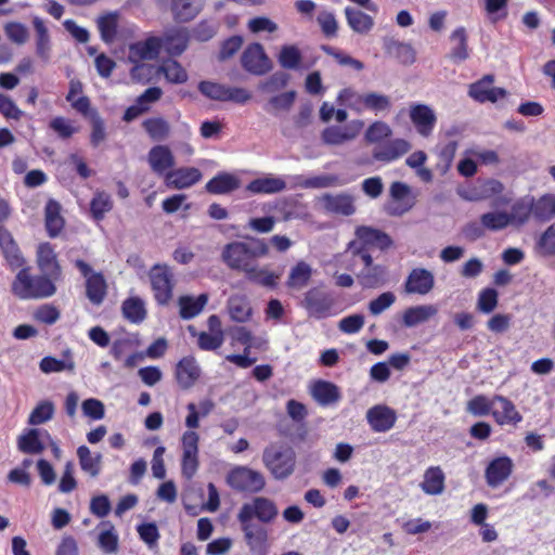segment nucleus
Instances as JSON below:
<instances>
[{
	"mask_svg": "<svg viewBox=\"0 0 555 555\" xmlns=\"http://www.w3.org/2000/svg\"><path fill=\"white\" fill-rule=\"evenodd\" d=\"M269 245L262 238L251 237L248 241H234L223 246L221 259L225 266L245 274L253 282L266 287H275L280 274L266 267H259L258 258L269 255Z\"/></svg>",
	"mask_w": 555,
	"mask_h": 555,
	"instance_id": "f257e3e1",
	"label": "nucleus"
},
{
	"mask_svg": "<svg viewBox=\"0 0 555 555\" xmlns=\"http://www.w3.org/2000/svg\"><path fill=\"white\" fill-rule=\"evenodd\" d=\"M338 104L358 113L371 112L374 115L386 113L391 107L388 95L376 92H360L353 87H346L337 94Z\"/></svg>",
	"mask_w": 555,
	"mask_h": 555,
	"instance_id": "f03ea898",
	"label": "nucleus"
},
{
	"mask_svg": "<svg viewBox=\"0 0 555 555\" xmlns=\"http://www.w3.org/2000/svg\"><path fill=\"white\" fill-rule=\"evenodd\" d=\"M12 292L21 299L46 298L55 294L56 287L48 276H31L22 269L12 283Z\"/></svg>",
	"mask_w": 555,
	"mask_h": 555,
	"instance_id": "7ed1b4c3",
	"label": "nucleus"
},
{
	"mask_svg": "<svg viewBox=\"0 0 555 555\" xmlns=\"http://www.w3.org/2000/svg\"><path fill=\"white\" fill-rule=\"evenodd\" d=\"M262 461L274 478L284 479L293 474L296 456L292 448L272 444L264 449Z\"/></svg>",
	"mask_w": 555,
	"mask_h": 555,
	"instance_id": "20e7f679",
	"label": "nucleus"
},
{
	"mask_svg": "<svg viewBox=\"0 0 555 555\" xmlns=\"http://www.w3.org/2000/svg\"><path fill=\"white\" fill-rule=\"evenodd\" d=\"M527 206L516 201L511 211L493 210L480 216L481 225L489 231H501L508 227L520 228L526 223Z\"/></svg>",
	"mask_w": 555,
	"mask_h": 555,
	"instance_id": "39448f33",
	"label": "nucleus"
},
{
	"mask_svg": "<svg viewBox=\"0 0 555 555\" xmlns=\"http://www.w3.org/2000/svg\"><path fill=\"white\" fill-rule=\"evenodd\" d=\"M364 126V121L358 118L344 126L331 125L322 130L320 140L326 146H341L358 139L363 132Z\"/></svg>",
	"mask_w": 555,
	"mask_h": 555,
	"instance_id": "423d86ee",
	"label": "nucleus"
},
{
	"mask_svg": "<svg viewBox=\"0 0 555 555\" xmlns=\"http://www.w3.org/2000/svg\"><path fill=\"white\" fill-rule=\"evenodd\" d=\"M227 483L234 490L256 493L266 486L264 476L247 466H235L227 476Z\"/></svg>",
	"mask_w": 555,
	"mask_h": 555,
	"instance_id": "0eeeda50",
	"label": "nucleus"
},
{
	"mask_svg": "<svg viewBox=\"0 0 555 555\" xmlns=\"http://www.w3.org/2000/svg\"><path fill=\"white\" fill-rule=\"evenodd\" d=\"M198 442L199 435L195 430H186L182 434L181 473L186 479L193 478L199 466Z\"/></svg>",
	"mask_w": 555,
	"mask_h": 555,
	"instance_id": "6e6552de",
	"label": "nucleus"
},
{
	"mask_svg": "<svg viewBox=\"0 0 555 555\" xmlns=\"http://www.w3.org/2000/svg\"><path fill=\"white\" fill-rule=\"evenodd\" d=\"M76 267L86 279V295L93 305H101L107 294V284L104 276L93 272L91 267L83 260H76Z\"/></svg>",
	"mask_w": 555,
	"mask_h": 555,
	"instance_id": "1a4fd4ad",
	"label": "nucleus"
},
{
	"mask_svg": "<svg viewBox=\"0 0 555 555\" xmlns=\"http://www.w3.org/2000/svg\"><path fill=\"white\" fill-rule=\"evenodd\" d=\"M276 515L275 504L267 498L258 496L243 504L237 514V519L240 521H253L254 518H258L262 522H270Z\"/></svg>",
	"mask_w": 555,
	"mask_h": 555,
	"instance_id": "9d476101",
	"label": "nucleus"
},
{
	"mask_svg": "<svg viewBox=\"0 0 555 555\" xmlns=\"http://www.w3.org/2000/svg\"><path fill=\"white\" fill-rule=\"evenodd\" d=\"M155 299L160 305H166L172 298V273L166 264H155L149 273Z\"/></svg>",
	"mask_w": 555,
	"mask_h": 555,
	"instance_id": "9b49d317",
	"label": "nucleus"
},
{
	"mask_svg": "<svg viewBox=\"0 0 555 555\" xmlns=\"http://www.w3.org/2000/svg\"><path fill=\"white\" fill-rule=\"evenodd\" d=\"M319 208L327 214L351 216L356 212L354 197L348 193H325L317 198Z\"/></svg>",
	"mask_w": 555,
	"mask_h": 555,
	"instance_id": "f8f14e48",
	"label": "nucleus"
},
{
	"mask_svg": "<svg viewBox=\"0 0 555 555\" xmlns=\"http://www.w3.org/2000/svg\"><path fill=\"white\" fill-rule=\"evenodd\" d=\"M518 204L527 206L526 223L532 215L535 219L547 221L555 218V194L546 193L539 198L524 197Z\"/></svg>",
	"mask_w": 555,
	"mask_h": 555,
	"instance_id": "ddd939ff",
	"label": "nucleus"
},
{
	"mask_svg": "<svg viewBox=\"0 0 555 555\" xmlns=\"http://www.w3.org/2000/svg\"><path fill=\"white\" fill-rule=\"evenodd\" d=\"M243 67L254 74L263 75L272 68V63L260 43L249 44L241 57Z\"/></svg>",
	"mask_w": 555,
	"mask_h": 555,
	"instance_id": "4468645a",
	"label": "nucleus"
},
{
	"mask_svg": "<svg viewBox=\"0 0 555 555\" xmlns=\"http://www.w3.org/2000/svg\"><path fill=\"white\" fill-rule=\"evenodd\" d=\"M494 76L486 75L480 80L469 86L468 94L475 101L480 103L491 102L504 99L507 95V91L503 88L493 87Z\"/></svg>",
	"mask_w": 555,
	"mask_h": 555,
	"instance_id": "2eb2a0df",
	"label": "nucleus"
},
{
	"mask_svg": "<svg viewBox=\"0 0 555 555\" xmlns=\"http://www.w3.org/2000/svg\"><path fill=\"white\" fill-rule=\"evenodd\" d=\"M409 117L417 133L428 138L437 122L435 111L426 104H412L409 108Z\"/></svg>",
	"mask_w": 555,
	"mask_h": 555,
	"instance_id": "dca6fc26",
	"label": "nucleus"
},
{
	"mask_svg": "<svg viewBox=\"0 0 555 555\" xmlns=\"http://www.w3.org/2000/svg\"><path fill=\"white\" fill-rule=\"evenodd\" d=\"M170 11L172 18L185 23L194 20L203 10L202 0H159Z\"/></svg>",
	"mask_w": 555,
	"mask_h": 555,
	"instance_id": "f3484780",
	"label": "nucleus"
},
{
	"mask_svg": "<svg viewBox=\"0 0 555 555\" xmlns=\"http://www.w3.org/2000/svg\"><path fill=\"white\" fill-rule=\"evenodd\" d=\"M163 48V40L158 37H149L145 40L132 43L129 47L128 60L131 63L152 61L158 57Z\"/></svg>",
	"mask_w": 555,
	"mask_h": 555,
	"instance_id": "a211bd4d",
	"label": "nucleus"
},
{
	"mask_svg": "<svg viewBox=\"0 0 555 555\" xmlns=\"http://www.w3.org/2000/svg\"><path fill=\"white\" fill-rule=\"evenodd\" d=\"M389 194L392 202L387 206V211L391 216H400L409 211L414 205V201L410 195L411 189L403 182H393L390 185Z\"/></svg>",
	"mask_w": 555,
	"mask_h": 555,
	"instance_id": "6ab92c4d",
	"label": "nucleus"
},
{
	"mask_svg": "<svg viewBox=\"0 0 555 555\" xmlns=\"http://www.w3.org/2000/svg\"><path fill=\"white\" fill-rule=\"evenodd\" d=\"M435 276L433 272L424 268L413 269L404 284L408 294L427 295L434 289Z\"/></svg>",
	"mask_w": 555,
	"mask_h": 555,
	"instance_id": "aec40b11",
	"label": "nucleus"
},
{
	"mask_svg": "<svg viewBox=\"0 0 555 555\" xmlns=\"http://www.w3.org/2000/svg\"><path fill=\"white\" fill-rule=\"evenodd\" d=\"M366 420L374 431L384 433L393 427L397 413L388 405L377 404L367 410Z\"/></svg>",
	"mask_w": 555,
	"mask_h": 555,
	"instance_id": "412c9836",
	"label": "nucleus"
},
{
	"mask_svg": "<svg viewBox=\"0 0 555 555\" xmlns=\"http://www.w3.org/2000/svg\"><path fill=\"white\" fill-rule=\"evenodd\" d=\"M492 416L499 425H514L521 422L522 417L515 404L507 398L495 395Z\"/></svg>",
	"mask_w": 555,
	"mask_h": 555,
	"instance_id": "4be33fe9",
	"label": "nucleus"
},
{
	"mask_svg": "<svg viewBox=\"0 0 555 555\" xmlns=\"http://www.w3.org/2000/svg\"><path fill=\"white\" fill-rule=\"evenodd\" d=\"M246 543L253 553L264 554L268 550V531L253 521H240Z\"/></svg>",
	"mask_w": 555,
	"mask_h": 555,
	"instance_id": "5701e85b",
	"label": "nucleus"
},
{
	"mask_svg": "<svg viewBox=\"0 0 555 555\" xmlns=\"http://www.w3.org/2000/svg\"><path fill=\"white\" fill-rule=\"evenodd\" d=\"M147 163L153 172L165 175L175 166V156L166 145H155L147 153Z\"/></svg>",
	"mask_w": 555,
	"mask_h": 555,
	"instance_id": "b1692460",
	"label": "nucleus"
},
{
	"mask_svg": "<svg viewBox=\"0 0 555 555\" xmlns=\"http://www.w3.org/2000/svg\"><path fill=\"white\" fill-rule=\"evenodd\" d=\"M227 310L230 319L236 323H247L254 315L251 304L244 294L231 295L227 302Z\"/></svg>",
	"mask_w": 555,
	"mask_h": 555,
	"instance_id": "393cba45",
	"label": "nucleus"
},
{
	"mask_svg": "<svg viewBox=\"0 0 555 555\" xmlns=\"http://www.w3.org/2000/svg\"><path fill=\"white\" fill-rule=\"evenodd\" d=\"M411 150V144L404 139H395L373 150L372 157L376 162L390 163Z\"/></svg>",
	"mask_w": 555,
	"mask_h": 555,
	"instance_id": "a878e982",
	"label": "nucleus"
},
{
	"mask_svg": "<svg viewBox=\"0 0 555 555\" xmlns=\"http://www.w3.org/2000/svg\"><path fill=\"white\" fill-rule=\"evenodd\" d=\"M202 179V173L194 167H182L166 173L165 182L172 189L190 188Z\"/></svg>",
	"mask_w": 555,
	"mask_h": 555,
	"instance_id": "bb28decb",
	"label": "nucleus"
},
{
	"mask_svg": "<svg viewBox=\"0 0 555 555\" xmlns=\"http://www.w3.org/2000/svg\"><path fill=\"white\" fill-rule=\"evenodd\" d=\"M438 314L436 305H418L406 308L402 313V324L405 327H415L420 324L426 323Z\"/></svg>",
	"mask_w": 555,
	"mask_h": 555,
	"instance_id": "cd10ccee",
	"label": "nucleus"
},
{
	"mask_svg": "<svg viewBox=\"0 0 555 555\" xmlns=\"http://www.w3.org/2000/svg\"><path fill=\"white\" fill-rule=\"evenodd\" d=\"M357 240L365 246H375L382 250L388 249L392 246L391 237L375 228L361 225L356 229Z\"/></svg>",
	"mask_w": 555,
	"mask_h": 555,
	"instance_id": "c85d7f7f",
	"label": "nucleus"
},
{
	"mask_svg": "<svg viewBox=\"0 0 555 555\" xmlns=\"http://www.w3.org/2000/svg\"><path fill=\"white\" fill-rule=\"evenodd\" d=\"M286 189V181L278 176L266 175L251 180L246 185V191L251 194H275Z\"/></svg>",
	"mask_w": 555,
	"mask_h": 555,
	"instance_id": "c756f323",
	"label": "nucleus"
},
{
	"mask_svg": "<svg viewBox=\"0 0 555 555\" xmlns=\"http://www.w3.org/2000/svg\"><path fill=\"white\" fill-rule=\"evenodd\" d=\"M513 461L507 456L494 459L486 469V479L490 487H496L505 481L513 472Z\"/></svg>",
	"mask_w": 555,
	"mask_h": 555,
	"instance_id": "7c9ffc66",
	"label": "nucleus"
},
{
	"mask_svg": "<svg viewBox=\"0 0 555 555\" xmlns=\"http://www.w3.org/2000/svg\"><path fill=\"white\" fill-rule=\"evenodd\" d=\"M37 263L46 275L54 280L61 276V267L57 262L56 254L49 243H42L38 246Z\"/></svg>",
	"mask_w": 555,
	"mask_h": 555,
	"instance_id": "2f4dec72",
	"label": "nucleus"
},
{
	"mask_svg": "<svg viewBox=\"0 0 555 555\" xmlns=\"http://www.w3.org/2000/svg\"><path fill=\"white\" fill-rule=\"evenodd\" d=\"M201 369L193 357H185L179 361L176 369L178 384L183 389L192 387L199 378Z\"/></svg>",
	"mask_w": 555,
	"mask_h": 555,
	"instance_id": "473e14b6",
	"label": "nucleus"
},
{
	"mask_svg": "<svg viewBox=\"0 0 555 555\" xmlns=\"http://www.w3.org/2000/svg\"><path fill=\"white\" fill-rule=\"evenodd\" d=\"M385 51L391 57L397 59L404 65H410L415 61V51L411 44L399 41L393 37H385L383 39Z\"/></svg>",
	"mask_w": 555,
	"mask_h": 555,
	"instance_id": "72a5a7b5",
	"label": "nucleus"
},
{
	"mask_svg": "<svg viewBox=\"0 0 555 555\" xmlns=\"http://www.w3.org/2000/svg\"><path fill=\"white\" fill-rule=\"evenodd\" d=\"M311 396L313 399L322 405H328L335 403L340 398L338 387L330 382L318 380L311 385Z\"/></svg>",
	"mask_w": 555,
	"mask_h": 555,
	"instance_id": "f704fd0d",
	"label": "nucleus"
},
{
	"mask_svg": "<svg viewBox=\"0 0 555 555\" xmlns=\"http://www.w3.org/2000/svg\"><path fill=\"white\" fill-rule=\"evenodd\" d=\"M345 16L349 27L357 34L367 35L374 27V18L361 10L346 8Z\"/></svg>",
	"mask_w": 555,
	"mask_h": 555,
	"instance_id": "c9c22d12",
	"label": "nucleus"
},
{
	"mask_svg": "<svg viewBox=\"0 0 555 555\" xmlns=\"http://www.w3.org/2000/svg\"><path fill=\"white\" fill-rule=\"evenodd\" d=\"M215 409V403L210 399H204L198 404L190 402L186 405L188 415L185 426L189 430H195L199 427V418L209 415Z\"/></svg>",
	"mask_w": 555,
	"mask_h": 555,
	"instance_id": "e433bc0d",
	"label": "nucleus"
},
{
	"mask_svg": "<svg viewBox=\"0 0 555 555\" xmlns=\"http://www.w3.org/2000/svg\"><path fill=\"white\" fill-rule=\"evenodd\" d=\"M241 186V180L237 176L229 172L220 173L209 180L206 190L212 194H225Z\"/></svg>",
	"mask_w": 555,
	"mask_h": 555,
	"instance_id": "4c0bfd02",
	"label": "nucleus"
},
{
	"mask_svg": "<svg viewBox=\"0 0 555 555\" xmlns=\"http://www.w3.org/2000/svg\"><path fill=\"white\" fill-rule=\"evenodd\" d=\"M208 301L207 294H201L197 297L193 296H181L178 299L179 313L182 319H192L199 314Z\"/></svg>",
	"mask_w": 555,
	"mask_h": 555,
	"instance_id": "58836bf2",
	"label": "nucleus"
},
{
	"mask_svg": "<svg viewBox=\"0 0 555 555\" xmlns=\"http://www.w3.org/2000/svg\"><path fill=\"white\" fill-rule=\"evenodd\" d=\"M421 489L429 495H439L444 490V474L440 467H429L423 476Z\"/></svg>",
	"mask_w": 555,
	"mask_h": 555,
	"instance_id": "ea45409f",
	"label": "nucleus"
},
{
	"mask_svg": "<svg viewBox=\"0 0 555 555\" xmlns=\"http://www.w3.org/2000/svg\"><path fill=\"white\" fill-rule=\"evenodd\" d=\"M312 268L306 261H298L294 267L291 268L288 278H287V286L293 289H302L306 287L312 276Z\"/></svg>",
	"mask_w": 555,
	"mask_h": 555,
	"instance_id": "a19ab883",
	"label": "nucleus"
},
{
	"mask_svg": "<svg viewBox=\"0 0 555 555\" xmlns=\"http://www.w3.org/2000/svg\"><path fill=\"white\" fill-rule=\"evenodd\" d=\"M157 73L164 75L169 83L182 85L188 81L189 75L185 68L176 60H166L157 68Z\"/></svg>",
	"mask_w": 555,
	"mask_h": 555,
	"instance_id": "79ce46f5",
	"label": "nucleus"
},
{
	"mask_svg": "<svg viewBox=\"0 0 555 555\" xmlns=\"http://www.w3.org/2000/svg\"><path fill=\"white\" fill-rule=\"evenodd\" d=\"M231 345H242L246 352H250L251 348H261L266 340L256 339L253 333L245 326H234L230 331Z\"/></svg>",
	"mask_w": 555,
	"mask_h": 555,
	"instance_id": "37998d69",
	"label": "nucleus"
},
{
	"mask_svg": "<svg viewBox=\"0 0 555 555\" xmlns=\"http://www.w3.org/2000/svg\"><path fill=\"white\" fill-rule=\"evenodd\" d=\"M64 219L61 216V206L55 201H49L46 206V227L51 237L57 236L64 228Z\"/></svg>",
	"mask_w": 555,
	"mask_h": 555,
	"instance_id": "c03bdc74",
	"label": "nucleus"
},
{
	"mask_svg": "<svg viewBox=\"0 0 555 555\" xmlns=\"http://www.w3.org/2000/svg\"><path fill=\"white\" fill-rule=\"evenodd\" d=\"M143 129L153 141L166 140L171 131L170 124L164 117H151L142 122Z\"/></svg>",
	"mask_w": 555,
	"mask_h": 555,
	"instance_id": "a18cd8bd",
	"label": "nucleus"
},
{
	"mask_svg": "<svg viewBox=\"0 0 555 555\" xmlns=\"http://www.w3.org/2000/svg\"><path fill=\"white\" fill-rule=\"evenodd\" d=\"M162 40L168 54L173 56L180 55L188 47V35L184 29L166 33Z\"/></svg>",
	"mask_w": 555,
	"mask_h": 555,
	"instance_id": "49530a36",
	"label": "nucleus"
},
{
	"mask_svg": "<svg viewBox=\"0 0 555 555\" xmlns=\"http://www.w3.org/2000/svg\"><path fill=\"white\" fill-rule=\"evenodd\" d=\"M392 135L391 127L382 120L371 122L364 130L363 139L369 145L378 144Z\"/></svg>",
	"mask_w": 555,
	"mask_h": 555,
	"instance_id": "de8ad7c7",
	"label": "nucleus"
},
{
	"mask_svg": "<svg viewBox=\"0 0 555 555\" xmlns=\"http://www.w3.org/2000/svg\"><path fill=\"white\" fill-rule=\"evenodd\" d=\"M77 455L81 469L89 474L91 477H96L101 469V454H92L90 449L86 446H81L77 449Z\"/></svg>",
	"mask_w": 555,
	"mask_h": 555,
	"instance_id": "09e8293b",
	"label": "nucleus"
},
{
	"mask_svg": "<svg viewBox=\"0 0 555 555\" xmlns=\"http://www.w3.org/2000/svg\"><path fill=\"white\" fill-rule=\"evenodd\" d=\"M39 429H29L21 435L17 440L18 449L28 454H39L44 450V443L40 439Z\"/></svg>",
	"mask_w": 555,
	"mask_h": 555,
	"instance_id": "8fccbe9b",
	"label": "nucleus"
},
{
	"mask_svg": "<svg viewBox=\"0 0 555 555\" xmlns=\"http://www.w3.org/2000/svg\"><path fill=\"white\" fill-rule=\"evenodd\" d=\"M33 23H34V27H35V30L37 34V39H36L37 55L40 59H42L43 61H48L50 57V50H51L50 36L48 33V29H47L43 21L40 20L39 17H35Z\"/></svg>",
	"mask_w": 555,
	"mask_h": 555,
	"instance_id": "3c124183",
	"label": "nucleus"
},
{
	"mask_svg": "<svg viewBox=\"0 0 555 555\" xmlns=\"http://www.w3.org/2000/svg\"><path fill=\"white\" fill-rule=\"evenodd\" d=\"M102 530L99 533L98 544L99 547L106 554H114L118 551V535L115 532L114 526L104 521L101 524Z\"/></svg>",
	"mask_w": 555,
	"mask_h": 555,
	"instance_id": "603ef678",
	"label": "nucleus"
},
{
	"mask_svg": "<svg viewBox=\"0 0 555 555\" xmlns=\"http://www.w3.org/2000/svg\"><path fill=\"white\" fill-rule=\"evenodd\" d=\"M305 307L315 318H321L331 307V304L315 291H309L305 295Z\"/></svg>",
	"mask_w": 555,
	"mask_h": 555,
	"instance_id": "864d4df0",
	"label": "nucleus"
},
{
	"mask_svg": "<svg viewBox=\"0 0 555 555\" xmlns=\"http://www.w3.org/2000/svg\"><path fill=\"white\" fill-rule=\"evenodd\" d=\"M278 61L283 68L295 69L301 63V52L294 44H285L278 54Z\"/></svg>",
	"mask_w": 555,
	"mask_h": 555,
	"instance_id": "5fc2aeb1",
	"label": "nucleus"
},
{
	"mask_svg": "<svg viewBox=\"0 0 555 555\" xmlns=\"http://www.w3.org/2000/svg\"><path fill=\"white\" fill-rule=\"evenodd\" d=\"M113 208V201L109 194L99 191L94 194L90 203V211L95 220H101L104 215Z\"/></svg>",
	"mask_w": 555,
	"mask_h": 555,
	"instance_id": "6e6d98bb",
	"label": "nucleus"
},
{
	"mask_svg": "<svg viewBox=\"0 0 555 555\" xmlns=\"http://www.w3.org/2000/svg\"><path fill=\"white\" fill-rule=\"evenodd\" d=\"M96 23L101 38L107 43L113 42L117 34L118 15L116 13H108L100 16Z\"/></svg>",
	"mask_w": 555,
	"mask_h": 555,
	"instance_id": "4d7b16f0",
	"label": "nucleus"
},
{
	"mask_svg": "<svg viewBox=\"0 0 555 555\" xmlns=\"http://www.w3.org/2000/svg\"><path fill=\"white\" fill-rule=\"evenodd\" d=\"M75 363L70 358L69 352L65 354V359L57 360L53 357H46L40 361V370L46 373H59L62 371H73Z\"/></svg>",
	"mask_w": 555,
	"mask_h": 555,
	"instance_id": "13d9d810",
	"label": "nucleus"
},
{
	"mask_svg": "<svg viewBox=\"0 0 555 555\" xmlns=\"http://www.w3.org/2000/svg\"><path fill=\"white\" fill-rule=\"evenodd\" d=\"M122 314L130 322H141L145 318L144 302L138 297H131L122 304Z\"/></svg>",
	"mask_w": 555,
	"mask_h": 555,
	"instance_id": "bf43d9fd",
	"label": "nucleus"
},
{
	"mask_svg": "<svg viewBox=\"0 0 555 555\" xmlns=\"http://www.w3.org/2000/svg\"><path fill=\"white\" fill-rule=\"evenodd\" d=\"M494 397L489 399L483 395H477L473 397L466 403V410L469 414L474 416H485L489 413L492 414V409L494 405Z\"/></svg>",
	"mask_w": 555,
	"mask_h": 555,
	"instance_id": "052dcab7",
	"label": "nucleus"
},
{
	"mask_svg": "<svg viewBox=\"0 0 555 555\" xmlns=\"http://www.w3.org/2000/svg\"><path fill=\"white\" fill-rule=\"evenodd\" d=\"M55 406L53 402L44 400L39 402L29 414L28 423L30 425H40L50 421L54 415Z\"/></svg>",
	"mask_w": 555,
	"mask_h": 555,
	"instance_id": "680f3d73",
	"label": "nucleus"
},
{
	"mask_svg": "<svg viewBox=\"0 0 555 555\" xmlns=\"http://www.w3.org/2000/svg\"><path fill=\"white\" fill-rule=\"evenodd\" d=\"M451 40L456 43L451 52V57L460 61L465 60L468 56L465 29L462 27L455 29L451 35Z\"/></svg>",
	"mask_w": 555,
	"mask_h": 555,
	"instance_id": "e2e57ef3",
	"label": "nucleus"
},
{
	"mask_svg": "<svg viewBox=\"0 0 555 555\" xmlns=\"http://www.w3.org/2000/svg\"><path fill=\"white\" fill-rule=\"evenodd\" d=\"M81 410L86 417L94 421L102 420L105 415V406L103 402L94 398L82 401Z\"/></svg>",
	"mask_w": 555,
	"mask_h": 555,
	"instance_id": "0e129e2a",
	"label": "nucleus"
},
{
	"mask_svg": "<svg viewBox=\"0 0 555 555\" xmlns=\"http://www.w3.org/2000/svg\"><path fill=\"white\" fill-rule=\"evenodd\" d=\"M61 312L53 305H42L34 312V319L43 324H54L60 319Z\"/></svg>",
	"mask_w": 555,
	"mask_h": 555,
	"instance_id": "69168bd1",
	"label": "nucleus"
},
{
	"mask_svg": "<svg viewBox=\"0 0 555 555\" xmlns=\"http://www.w3.org/2000/svg\"><path fill=\"white\" fill-rule=\"evenodd\" d=\"M386 274V269L383 266L375 264L371 268L365 269L360 278L362 279V283L367 287H376L380 282H383Z\"/></svg>",
	"mask_w": 555,
	"mask_h": 555,
	"instance_id": "338daca9",
	"label": "nucleus"
},
{
	"mask_svg": "<svg viewBox=\"0 0 555 555\" xmlns=\"http://www.w3.org/2000/svg\"><path fill=\"white\" fill-rule=\"evenodd\" d=\"M538 247L543 255H555V222L542 233Z\"/></svg>",
	"mask_w": 555,
	"mask_h": 555,
	"instance_id": "774afa93",
	"label": "nucleus"
}]
</instances>
